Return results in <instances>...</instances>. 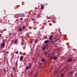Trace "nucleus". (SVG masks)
<instances>
[{"label": "nucleus", "mask_w": 77, "mask_h": 77, "mask_svg": "<svg viewBox=\"0 0 77 77\" xmlns=\"http://www.w3.org/2000/svg\"><path fill=\"white\" fill-rule=\"evenodd\" d=\"M1 47L2 48H3L5 47V42H2L1 44Z\"/></svg>", "instance_id": "nucleus-1"}, {"label": "nucleus", "mask_w": 77, "mask_h": 77, "mask_svg": "<svg viewBox=\"0 0 77 77\" xmlns=\"http://www.w3.org/2000/svg\"><path fill=\"white\" fill-rule=\"evenodd\" d=\"M72 62V59L71 58H69L67 60L68 63H70V62Z\"/></svg>", "instance_id": "nucleus-2"}, {"label": "nucleus", "mask_w": 77, "mask_h": 77, "mask_svg": "<svg viewBox=\"0 0 77 77\" xmlns=\"http://www.w3.org/2000/svg\"><path fill=\"white\" fill-rule=\"evenodd\" d=\"M53 60H57V57L55 56L53 57Z\"/></svg>", "instance_id": "nucleus-3"}, {"label": "nucleus", "mask_w": 77, "mask_h": 77, "mask_svg": "<svg viewBox=\"0 0 77 77\" xmlns=\"http://www.w3.org/2000/svg\"><path fill=\"white\" fill-rule=\"evenodd\" d=\"M23 57L22 56H20V61H23Z\"/></svg>", "instance_id": "nucleus-4"}, {"label": "nucleus", "mask_w": 77, "mask_h": 77, "mask_svg": "<svg viewBox=\"0 0 77 77\" xmlns=\"http://www.w3.org/2000/svg\"><path fill=\"white\" fill-rule=\"evenodd\" d=\"M43 47L44 48H45V49H47V48H48V46L47 45H45V46Z\"/></svg>", "instance_id": "nucleus-5"}, {"label": "nucleus", "mask_w": 77, "mask_h": 77, "mask_svg": "<svg viewBox=\"0 0 77 77\" xmlns=\"http://www.w3.org/2000/svg\"><path fill=\"white\" fill-rule=\"evenodd\" d=\"M72 72H73V71H71L69 73V75L70 76H71V75H72Z\"/></svg>", "instance_id": "nucleus-6"}, {"label": "nucleus", "mask_w": 77, "mask_h": 77, "mask_svg": "<svg viewBox=\"0 0 77 77\" xmlns=\"http://www.w3.org/2000/svg\"><path fill=\"white\" fill-rule=\"evenodd\" d=\"M32 64L30 63L29 64V67L30 69L31 68V67H32Z\"/></svg>", "instance_id": "nucleus-7"}, {"label": "nucleus", "mask_w": 77, "mask_h": 77, "mask_svg": "<svg viewBox=\"0 0 77 77\" xmlns=\"http://www.w3.org/2000/svg\"><path fill=\"white\" fill-rule=\"evenodd\" d=\"M50 42V41H47V40H46L45 41V44H47V43H48Z\"/></svg>", "instance_id": "nucleus-8"}, {"label": "nucleus", "mask_w": 77, "mask_h": 77, "mask_svg": "<svg viewBox=\"0 0 77 77\" xmlns=\"http://www.w3.org/2000/svg\"><path fill=\"white\" fill-rule=\"evenodd\" d=\"M26 69L27 70H29V69H30L29 68V66H27L26 67Z\"/></svg>", "instance_id": "nucleus-9"}, {"label": "nucleus", "mask_w": 77, "mask_h": 77, "mask_svg": "<svg viewBox=\"0 0 77 77\" xmlns=\"http://www.w3.org/2000/svg\"><path fill=\"white\" fill-rule=\"evenodd\" d=\"M24 13H22L20 16L21 18H22V17H24Z\"/></svg>", "instance_id": "nucleus-10"}, {"label": "nucleus", "mask_w": 77, "mask_h": 77, "mask_svg": "<svg viewBox=\"0 0 77 77\" xmlns=\"http://www.w3.org/2000/svg\"><path fill=\"white\" fill-rule=\"evenodd\" d=\"M21 45L22 46H23V45H24V42L22 41L21 42Z\"/></svg>", "instance_id": "nucleus-11"}, {"label": "nucleus", "mask_w": 77, "mask_h": 77, "mask_svg": "<svg viewBox=\"0 0 77 77\" xmlns=\"http://www.w3.org/2000/svg\"><path fill=\"white\" fill-rule=\"evenodd\" d=\"M14 43L15 44H18V41H15L14 42Z\"/></svg>", "instance_id": "nucleus-12"}, {"label": "nucleus", "mask_w": 77, "mask_h": 77, "mask_svg": "<svg viewBox=\"0 0 77 77\" xmlns=\"http://www.w3.org/2000/svg\"><path fill=\"white\" fill-rule=\"evenodd\" d=\"M41 9H44V5H41Z\"/></svg>", "instance_id": "nucleus-13"}, {"label": "nucleus", "mask_w": 77, "mask_h": 77, "mask_svg": "<svg viewBox=\"0 0 77 77\" xmlns=\"http://www.w3.org/2000/svg\"><path fill=\"white\" fill-rule=\"evenodd\" d=\"M22 29H26V26H22Z\"/></svg>", "instance_id": "nucleus-14"}, {"label": "nucleus", "mask_w": 77, "mask_h": 77, "mask_svg": "<svg viewBox=\"0 0 77 77\" xmlns=\"http://www.w3.org/2000/svg\"><path fill=\"white\" fill-rule=\"evenodd\" d=\"M53 36H51L50 38H49V39L50 40H51V39H52V38H53Z\"/></svg>", "instance_id": "nucleus-15"}, {"label": "nucleus", "mask_w": 77, "mask_h": 77, "mask_svg": "<svg viewBox=\"0 0 77 77\" xmlns=\"http://www.w3.org/2000/svg\"><path fill=\"white\" fill-rule=\"evenodd\" d=\"M48 53L47 52V51H46L45 53V56H46V55H47V54Z\"/></svg>", "instance_id": "nucleus-16"}, {"label": "nucleus", "mask_w": 77, "mask_h": 77, "mask_svg": "<svg viewBox=\"0 0 77 77\" xmlns=\"http://www.w3.org/2000/svg\"><path fill=\"white\" fill-rule=\"evenodd\" d=\"M37 17H38V18H39V17H41V16H40V14H38Z\"/></svg>", "instance_id": "nucleus-17"}, {"label": "nucleus", "mask_w": 77, "mask_h": 77, "mask_svg": "<svg viewBox=\"0 0 77 77\" xmlns=\"http://www.w3.org/2000/svg\"><path fill=\"white\" fill-rule=\"evenodd\" d=\"M19 31H20V32L21 31H22V29L21 28H19Z\"/></svg>", "instance_id": "nucleus-18"}, {"label": "nucleus", "mask_w": 77, "mask_h": 77, "mask_svg": "<svg viewBox=\"0 0 77 77\" xmlns=\"http://www.w3.org/2000/svg\"><path fill=\"white\" fill-rule=\"evenodd\" d=\"M45 58H43L42 60V62H44V60H45Z\"/></svg>", "instance_id": "nucleus-19"}, {"label": "nucleus", "mask_w": 77, "mask_h": 77, "mask_svg": "<svg viewBox=\"0 0 77 77\" xmlns=\"http://www.w3.org/2000/svg\"><path fill=\"white\" fill-rule=\"evenodd\" d=\"M64 75V74H63V73H62L61 74V77H63V76Z\"/></svg>", "instance_id": "nucleus-20"}, {"label": "nucleus", "mask_w": 77, "mask_h": 77, "mask_svg": "<svg viewBox=\"0 0 77 77\" xmlns=\"http://www.w3.org/2000/svg\"><path fill=\"white\" fill-rule=\"evenodd\" d=\"M18 53V51H17L16 52H15V54H17Z\"/></svg>", "instance_id": "nucleus-21"}, {"label": "nucleus", "mask_w": 77, "mask_h": 77, "mask_svg": "<svg viewBox=\"0 0 77 77\" xmlns=\"http://www.w3.org/2000/svg\"><path fill=\"white\" fill-rule=\"evenodd\" d=\"M54 53H55V51H53V53H52V55H54Z\"/></svg>", "instance_id": "nucleus-22"}, {"label": "nucleus", "mask_w": 77, "mask_h": 77, "mask_svg": "<svg viewBox=\"0 0 77 77\" xmlns=\"http://www.w3.org/2000/svg\"><path fill=\"white\" fill-rule=\"evenodd\" d=\"M38 42V40L36 39L35 40V43H37V42Z\"/></svg>", "instance_id": "nucleus-23"}, {"label": "nucleus", "mask_w": 77, "mask_h": 77, "mask_svg": "<svg viewBox=\"0 0 77 77\" xmlns=\"http://www.w3.org/2000/svg\"><path fill=\"white\" fill-rule=\"evenodd\" d=\"M19 20H23V18H20L19 19Z\"/></svg>", "instance_id": "nucleus-24"}, {"label": "nucleus", "mask_w": 77, "mask_h": 77, "mask_svg": "<svg viewBox=\"0 0 77 77\" xmlns=\"http://www.w3.org/2000/svg\"><path fill=\"white\" fill-rule=\"evenodd\" d=\"M38 76V75H37V74H36L35 75V77H37Z\"/></svg>", "instance_id": "nucleus-25"}, {"label": "nucleus", "mask_w": 77, "mask_h": 77, "mask_svg": "<svg viewBox=\"0 0 77 77\" xmlns=\"http://www.w3.org/2000/svg\"><path fill=\"white\" fill-rule=\"evenodd\" d=\"M44 39H47L48 38V37H45L44 38Z\"/></svg>", "instance_id": "nucleus-26"}, {"label": "nucleus", "mask_w": 77, "mask_h": 77, "mask_svg": "<svg viewBox=\"0 0 77 77\" xmlns=\"http://www.w3.org/2000/svg\"><path fill=\"white\" fill-rule=\"evenodd\" d=\"M42 48H43V51H44V50H45V49L44 48H43V47H42Z\"/></svg>", "instance_id": "nucleus-27"}, {"label": "nucleus", "mask_w": 77, "mask_h": 77, "mask_svg": "<svg viewBox=\"0 0 77 77\" xmlns=\"http://www.w3.org/2000/svg\"><path fill=\"white\" fill-rule=\"evenodd\" d=\"M52 58H51V57L50 59V60H52Z\"/></svg>", "instance_id": "nucleus-28"}, {"label": "nucleus", "mask_w": 77, "mask_h": 77, "mask_svg": "<svg viewBox=\"0 0 77 77\" xmlns=\"http://www.w3.org/2000/svg\"><path fill=\"white\" fill-rule=\"evenodd\" d=\"M55 73H57V71H56V70H55Z\"/></svg>", "instance_id": "nucleus-29"}, {"label": "nucleus", "mask_w": 77, "mask_h": 77, "mask_svg": "<svg viewBox=\"0 0 77 77\" xmlns=\"http://www.w3.org/2000/svg\"><path fill=\"white\" fill-rule=\"evenodd\" d=\"M35 20L34 19H32V21H35Z\"/></svg>", "instance_id": "nucleus-30"}, {"label": "nucleus", "mask_w": 77, "mask_h": 77, "mask_svg": "<svg viewBox=\"0 0 77 77\" xmlns=\"http://www.w3.org/2000/svg\"><path fill=\"white\" fill-rule=\"evenodd\" d=\"M51 43H52V44H53L54 43V42L53 41H52L51 42Z\"/></svg>", "instance_id": "nucleus-31"}, {"label": "nucleus", "mask_w": 77, "mask_h": 77, "mask_svg": "<svg viewBox=\"0 0 77 77\" xmlns=\"http://www.w3.org/2000/svg\"><path fill=\"white\" fill-rule=\"evenodd\" d=\"M18 60H17V63H16V65H17V62H18Z\"/></svg>", "instance_id": "nucleus-32"}, {"label": "nucleus", "mask_w": 77, "mask_h": 77, "mask_svg": "<svg viewBox=\"0 0 77 77\" xmlns=\"http://www.w3.org/2000/svg\"><path fill=\"white\" fill-rule=\"evenodd\" d=\"M6 52L7 54H8L9 53V51H7Z\"/></svg>", "instance_id": "nucleus-33"}, {"label": "nucleus", "mask_w": 77, "mask_h": 77, "mask_svg": "<svg viewBox=\"0 0 77 77\" xmlns=\"http://www.w3.org/2000/svg\"><path fill=\"white\" fill-rule=\"evenodd\" d=\"M29 36V34H26V36Z\"/></svg>", "instance_id": "nucleus-34"}, {"label": "nucleus", "mask_w": 77, "mask_h": 77, "mask_svg": "<svg viewBox=\"0 0 77 77\" xmlns=\"http://www.w3.org/2000/svg\"><path fill=\"white\" fill-rule=\"evenodd\" d=\"M1 36H2V35L1 34H0V38H1Z\"/></svg>", "instance_id": "nucleus-35"}, {"label": "nucleus", "mask_w": 77, "mask_h": 77, "mask_svg": "<svg viewBox=\"0 0 77 77\" xmlns=\"http://www.w3.org/2000/svg\"><path fill=\"white\" fill-rule=\"evenodd\" d=\"M29 74L30 75V74H32V73L31 72L30 73H29Z\"/></svg>", "instance_id": "nucleus-36"}, {"label": "nucleus", "mask_w": 77, "mask_h": 77, "mask_svg": "<svg viewBox=\"0 0 77 77\" xmlns=\"http://www.w3.org/2000/svg\"><path fill=\"white\" fill-rule=\"evenodd\" d=\"M53 55H52L51 57L53 58Z\"/></svg>", "instance_id": "nucleus-37"}, {"label": "nucleus", "mask_w": 77, "mask_h": 77, "mask_svg": "<svg viewBox=\"0 0 77 77\" xmlns=\"http://www.w3.org/2000/svg\"><path fill=\"white\" fill-rule=\"evenodd\" d=\"M14 70H15V68H13Z\"/></svg>", "instance_id": "nucleus-38"}, {"label": "nucleus", "mask_w": 77, "mask_h": 77, "mask_svg": "<svg viewBox=\"0 0 77 77\" xmlns=\"http://www.w3.org/2000/svg\"><path fill=\"white\" fill-rule=\"evenodd\" d=\"M50 20H48V22H49V23H50Z\"/></svg>", "instance_id": "nucleus-39"}, {"label": "nucleus", "mask_w": 77, "mask_h": 77, "mask_svg": "<svg viewBox=\"0 0 77 77\" xmlns=\"http://www.w3.org/2000/svg\"><path fill=\"white\" fill-rule=\"evenodd\" d=\"M58 56H59V54H58L57 56V57H58Z\"/></svg>", "instance_id": "nucleus-40"}, {"label": "nucleus", "mask_w": 77, "mask_h": 77, "mask_svg": "<svg viewBox=\"0 0 77 77\" xmlns=\"http://www.w3.org/2000/svg\"><path fill=\"white\" fill-rule=\"evenodd\" d=\"M17 60H18V58H19V57H17Z\"/></svg>", "instance_id": "nucleus-41"}, {"label": "nucleus", "mask_w": 77, "mask_h": 77, "mask_svg": "<svg viewBox=\"0 0 77 77\" xmlns=\"http://www.w3.org/2000/svg\"><path fill=\"white\" fill-rule=\"evenodd\" d=\"M22 73H24V72H22Z\"/></svg>", "instance_id": "nucleus-42"}, {"label": "nucleus", "mask_w": 77, "mask_h": 77, "mask_svg": "<svg viewBox=\"0 0 77 77\" xmlns=\"http://www.w3.org/2000/svg\"><path fill=\"white\" fill-rule=\"evenodd\" d=\"M26 72V70H25V72Z\"/></svg>", "instance_id": "nucleus-43"}, {"label": "nucleus", "mask_w": 77, "mask_h": 77, "mask_svg": "<svg viewBox=\"0 0 77 77\" xmlns=\"http://www.w3.org/2000/svg\"><path fill=\"white\" fill-rule=\"evenodd\" d=\"M24 48V50H25V48Z\"/></svg>", "instance_id": "nucleus-44"}, {"label": "nucleus", "mask_w": 77, "mask_h": 77, "mask_svg": "<svg viewBox=\"0 0 77 77\" xmlns=\"http://www.w3.org/2000/svg\"><path fill=\"white\" fill-rule=\"evenodd\" d=\"M5 11V12H6V11Z\"/></svg>", "instance_id": "nucleus-45"}, {"label": "nucleus", "mask_w": 77, "mask_h": 77, "mask_svg": "<svg viewBox=\"0 0 77 77\" xmlns=\"http://www.w3.org/2000/svg\"><path fill=\"white\" fill-rule=\"evenodd\" d=\"M26 30H28L26 29Z\"/></svg>", "instance_id": "nucleus-46"}, {"label": "nucleus", "mask_w": 77, "mask_h": 77, "mask_svg": "<svg viewBox=\"0 0 77 77\" xmlns=\"http://www.w3.org/2000/svg\"><path fill=\"white\" fill-rule=\"evenodd\" d=\"M43 24H44V23H43Z\"/></svg>", "instance_id": "nucleus-47"}, {"label": "nucleus", "mask_w": 77, "mask_h": 77, "mask_svg": "<svg viewBox=\"0 0 77 77\" xmlns=\"http://www.w3.org/2000/svg\"><path fill=\"white\" fill-rule=\"evenodd\" d=\"M12 77H14L12 76Z\"/></svg>", "instance_id": "nucleus-48"}, {"label": "nucleus", "mask_w": 77, "mask_h": 77, "mask_svg": "<svg viewBox=\"0 0 77 77\" xmlns=\"http://www.w3.org/2000/svg\"><path fill=\"white\" fill-rule=\"evenodd\" d=\"M24 64H26L25 63Z\"/></svg>", "instance_id": "nucleus-49"}]
</instances>
